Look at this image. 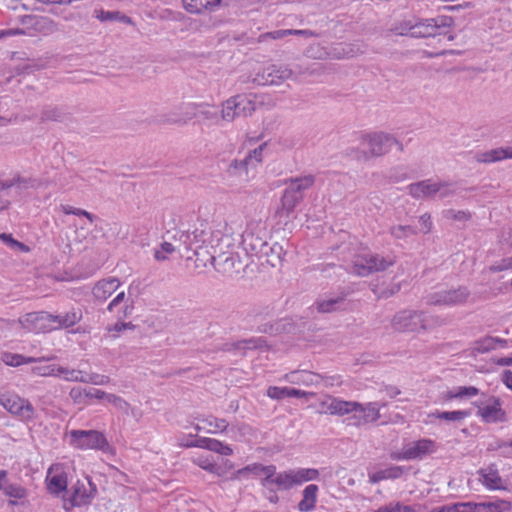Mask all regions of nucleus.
I'll return each instance as SVG.
<instances>
[{
	"mask_svg": "<svg viewBox=\"0 0 512 512\" xmlns=\"http://www.w3.org/2000/svg\"><path fill=\"white\" fill-rule=\"evenodd\" d=\"M219 230L213 231L207 224L201 223L192 232L178 231L174 235L178 250H192L196 256L208 257L220 241Z\"/></svg>",
	"mask_w": 512,
	"mask_h": 512,
	"instance_id": "f257e3e1",
	"label": "nucleus"
},
{
	"mask_svg": "<svg viewBox=\"0 0 512 512\" xmlns=\"http://www.w3.org/2000/svg\"><path fill=\"white\" fill-rule=\"evenodd\" d=\"M395 332L430 331L445 325V319L438 315L427 314L424 311L403 309L394 314L390 321Z\"/></svg>",
	"mask_w": 512,
	"mask_h": 512,
	"instance_id": "f03ea898",
	"label": "nucleus"
},
{
	"mask_svg": "<svg viewBox=\"0 0 512 512\" xmlns=\"http://www.w3.org/2000/svg\"><path fill=\"white\" fill-rule=\"evenodd\" d=\"M268 243V233L264 223L251 222L247 225L246 230L242 234L241 247L250 264L264 250L263 248Z\"/></svg>",
	"mask_w": 512,
	"mask_h": 512,
	"instance_id": "7ed1b4c3",
	"label": "nucleus"
},
{
	"mask_svg": "<svg viewBox=\"0 0 512 512\" xmlns=\"http://www.w3.org/2000/svg\"><path fill=\"white\" fill-rule=\"evenodd\" d=\"M206 260H210L218 272L230 276L244 274L250 266L246 256L240 257L238 253L223 252L217 256L210 253Z\"/></svg>",
	"mask_w": 512,
	"mask_h": 512,
	"instance_id": "20e7f679",
	"label": "nucleus"
},
{
	"mask_svg": "<svg viewBox=\"0 0 512 512\" xmlns=\"http://www.w3.org/2000/svg\"><path fill=\"white\" fill-rule=\"evenodd\" d=\"M71 445L78 449H96L103 452L110 451V445L105 436L96 430H72L70 432Z\"/></svg>",
	"mask_w": 512,
	"mask_h": 512,
	"instance_id": "39448f33",
	"label": "nucleus"
},
{
	"mask_svg": "<svg viewBox=\"0 0 512 512\" xmlns=\"http://www.w3.org/2000/svg\"><path fill=\"white\" fill-rule=\"evenodd\" d=\"M293 71L284 64H269L259 70L253 78V83L258 85H281L293 76Z\"/></svg>",
	"mask_w": 512,
	"mask_h": 512,
	"instance_id": "423d86ee",
	"label": "nucleus"
},
{
	"mask_svg": "<svg viewBox=\"0 0 512 512\" xmlns=\"http://www.w3.org/2000/svg\"><path fill=\"white\" fill-rule=\"evenodd\" d=\"M96 486L88 479V487L78 481L72 488L70 497L63 496V509L70 512L74 507H82L90 504L96 495Z\"/></svg>",
	"mask_w": 512,
	"mask_h": 512,
	"instance_id": "0eeeda50",
	"label": "nucleus"
},
{
	"mask_svg": "<svg viewBox=\"0 0 512 512\" xmlns=\"http://www.w3.org/2000/svg\"><path fill=\"white\" fill-rule=\"evenodd\" d=\"M394 144H398V141L394 137L382 132L361 136V145L367 147L370 155L373 157L387 153Z\"/></svg>",
	"mask_w": 512,
	"mask_h": 512,
	"instance_id": "6e6552de",
	"label": "nucleus"
},
{
	"mask_svg": "<svg viewBox=\"0 0 512 512\" xmlns=\"http://www.w3.org/2000/svg\"><path fill=\"white\" fill-rule=\"evenodd\" d=\"M470 295L466 287H458L451 290H442L428 296L427 303L430 305H458L466 302Z\"/></svg>",
	"mask_w": 512,
	"mask_h": 512,
	"instance_id": "1a4fd4ad",
	"label": "nucleus"
},
{
	"mask_svg": "<svg viewBox=\"0 0 512 512\" xmlns=\"http://www.w3.org/2000/svg\"><path fill=\"white\" fill-rule=\"evenodd\" d=\"M19 325L29 332H49L51 329L50 313L46 311L30 312L21 316Z\"/></svg>",
	"mask_w": 512,
	"mask_h": 512,
	"instance_id": "9d476101",
	"label": "nucleus"
},
{
	"mask_svg": "<svg viewBox=\"0 0 512 512\" xmlns=\"http://www.w3.org/2000/svg\"><path fill=\"white\" fill-rule=\"evenodd\" d=\"M433 20L427 22V23H417L413 26H411L408 29V33L412 37H418V38H431L432 42H441L443 40L451 41L453 40V36L446 35V34H440L438 33L439 26L437 24L432 23ZM400 35L407 34L404 30H401L399 32Z\"/></svg>",
	"mask_w": 512,
	"mask_h": 512,
	"instance_id": "9b49d317",
	"label": "nucleus"
},
{
	"mask_svg": "<svg viewBox=\"0 0 512 512\" xmlns=\"http://www.w3.org/2000/svg\"><path fill=\"white\" fill-rule=\"evenodd\" d=\"M434 451V442L430 439H421L404 446L399 456L394 459H421Z\"/></svg>",
	"mask_w": 512,
	"mask_h": 512,
	"instance_id": "f8f14e48",
	"label": "nucleus"
},
{
	"mask_svg": "<svg viewBox=\"0 0 512 512\" xmlns=\"http://www.w3.org/2000/svg\"><path fill=\"white\" fill-rule=\"evenodd\" d=\"M21 23L27 28L43 35H49L59 30L58 24L49 17L25 15L21 17Z\"/></svg>",
	"mask_w": 512,
	"mask_h": 512,
	"instance_id": "ddd939ff",
	"label": "nucleus"
},
{
	"mask_svg": "<svg viewBox=\"0 0 512 512\" xmlns=\"http://www.w3.org/2000/svg\"><path fill=\"white\" fill-rule=\"evenodd\" d=\"M476 405L478 415L487 423L503 421L505 418V412L501 408V401L498 397L490 396L485 403Z\"/></svg>",
	"mask_w": 512,
	"mask_h": 512,
	"instance_id": "4468645a",
	"label": "nucleus"
},
{
	"mask_svg": "<svg viewBox=\"0 0 512 512\" xmlns=\"http://www.w3.org/2000/svg\"><path fill=\"white\" fill-rule=\"evenodd\" d=\"M1 404L11 414L19 415L24 419L33 417L34 410L31 404L17 395L2 396Z\"/></svg>",
	"mask_w": 512,
	"mask_h": 512,
	"instance_id": "2eb2a0df",
	"label": "nucleus"
},
{
	"mask_svg": "<svg viewBox=\"0 0 512 512\" xmlns=\"http://www.w3.org/2000/svg\"><path fill=\"white\" fill-rule=\"evenodd\" d=\"M263 249L264 250L255 258L259 261L260 265H268L273 268L280 267L284 255L283 247L277 242H269Z\"/></svg>",
	"mask_w": 512,
	"mask_h": 512,
	"instance_id": "dca6fc26",
	"label": "nucleus"
},
{
	"mask_svg": "<svg viewBox=\"0 0 512 512\" xmlns=\"http://www.w3.org/2000/svg\"><path fill=\"white\" fill-rule=\"evenodd\" d=\"M49 182L37 177L17 176L11 180H0V190H6L17 186L20 190L39 189L47 187Z\"/></svg>",
	"mask_w": 512,
	"mask_h": 512,
	"instance_id": "f3484780",
	"label": "nucleus"
},
{
	"mask_svg": "<svg viewBox=\"0 0 512 512\" xmlns=\"http://www.w3.org/2000/svg\"><path fill=\"white\" fill-rule=\"evenodd\" d=\"M46 480L51 494L59 495L67 490V476L60 465H52L49 468Z\"/></svg>",
	"mask_w": 512,
	"mask_h": 512,
	"instance_id": "a211bd4d",
	"label": "nucleus"
},
{
	"mask_svg": "<svg viewBox=\"0 0 512 512\" xmlns=\"http://www.w3.org/2000/svg\"><path fill=\"white\" fill-rule=\"evenodd\" d=\"M181 446L183 447H200L205 448L209 451H213L216 453H219L220 455H231L232 449L228 446L223 444L222 442L212 439V438H206L202 437L197 440H182Z\"/></svg>",
	"mask_w": 512,
	"mask_h": 512,
	"instance_id": "6ab92c4d",
	"label": "nucleus"
},
{
	"mask_svg": "<svg viewBox=\"0 0 512 512\" xmlns=\"http://www.w3.org/2000/svg\"><path fill=\"white\" fill-rule=\"evenodd\" d=\"M325 413L331 415L343 416L356 411L360 407V403L355 401H345L338 398H329L321 403Z\"/></svg>",
	"mask_w": 512,
	"mask_h": 512,
	"instance_id": "aec40b11",
	"label": "nucleus"
},
{
	"mask_svg": "<svg viewBox=\"0 0 512 512\" xmlns=\"http://www.w3.org/2000/svg\"><path fill=\"white\" fill-rule=\"evenodd\" d=\"M83 314L80 308H72L69 312L59 315L50 314L51 329H66L74 326L82 320Z\"/></svg>",
	"mask_w": 512,
	"mask_h": 512,
	"instance_id": "412c9836",
	"label": "nucleus"
},
{
	"mask_svg": "<svg viewBox=\"0 0 512 512\" xmlns=\"http://www.w3.org/2000/svg\"><path fill=\"white\" fill-rule=\"evenodd\" d=\"M300 202L301 201L297 195L293 194L287 187H285L280 199V205L276 210V216L280 221H287Z\"/></svg>",
	"mask_w": 512,
	"mask_h": 512,
	"instance_id": "4be33fe9",
	"label": "nucleus"
},
{
	"mask_svg": "<svg viewBox=\"0 0 512 512\" xmlns=\"http://www.w3.org/2000/svg\"><path fill=\"white\" fill-rule=\"evenodd\" d=\"M284 379L295 385L314 386L322 382L323 377L310 371H292L284 376Z\"/></svg>",
	"mask_w": 512,
	"mask_h": 512,
	"instance_id": "5701e85b",
	"label": "nucleus"
},
{
	"mask_svg": "<svg viewBox=\"0 0 512 512\" xmlns=\"http://www.w3.org/2000/svg\"><path fill=\"white\" fill-rule=\"evenodd\" d=\"M436 182L428 179L408 186L409 194L415 199L433 198L438 193Z\"/></svg>",
	"mask_w": 512,
	"mask_h": 512,
	"instance_id": "b1692460",
	"label": "nucleus"
},
{
	"mask_svg": "<svg viewBox=\"0 0 512 512\" xmlns=\"http://www.w3.org/2000/svg\"><path fill=\"white\" fill-rule=\"evenodd\" d=\"M345 304V295H334L319 298L314 306L318 313H332L343 309Z\"/></svg>",
	"mask_w": 512,
	"mask_h": 512,
	"instance_id": "393cba45",
	"label": "nucleus"
},
{
	"mask_svg": "<svg viewBox=\"0 0 512 512\" xmlns=\"http://www.w3.org/2000/svg\"><path fill=\"white\" fill-rule=\"evenodd\" d=\"M248 165L247 160L244 158L232 160L225 170L227 179L233 183L247 180Z\"/></svg>",
	"mask_w": 512,
	"mask_h": 512,
	"instance_id": "a878e982",
	"label": "nucleus"
},
{
	"mask_svg": "<svg viewBox=\"0 0 512 512\" xmlns=\"http://www.w3.org/2000/svg\"><path fill=\"white\" fill-rule=\"evenodd\" d=\"M475 161L478 163H494L504 159L512 158V146L501 147L489 151L479 152L475 155Z\"/></svg>",
	"mask_w": 512,
	"mask_h": 512,
	"instance_id": "bb28decb",
	"label": "nucleus"
},
{
	"mask_svg": "<svg viewBox=\"0 0 512 512\" xmlns=\"http://www.w3.org/2000/svg\"><path fill=\"white\" fill-rule=\"evenodd\" d=\"M315 177L313 175H305L302 177L290 178L286 180V187L297 197L300 201L304 198V193L306 190L311 188L314 185Z\"/></svg>",
	"mask_w": 512,
	"mask_h": 512,
	"instance_id": "cd10ccee",
	"label": "nucleus"
},
{
	"mask_svg": "<svg viewBox=\"0 0 512 512\" xmlns=\"http://www.w3.org/2000/svg\"><path fill=\"white\" fill-rule=\"evenodd\" d=\"M355 412L361 413V416H353L359 424L375 422L380 418V405L378 402L360 403V407H357Z\"/></svg>",
	"mask_w": 512,
	"mask_h": 512,
	"instance_id": "c85d7f7f",
	"label": "nucleus"
},
{
	"mask_svg": "<svg viewBox=\"0 0 512 512\" xmlns=\"http://www.w3.org/2000/svg\"><path fill=\"white\" fill-rule=\"evenodd\" d=\"M120 286L116 278L99 281L93 288V295L97 300L104 301L110 297Z\"/></svg>",
	"mask_w": 512,
	"mask_h": 512,
	"instance_id": "c756f323",
	"label": "nucleus"
},
{
	"mask_svg": "<svg viewBox=\"0 0 512 512\" xmlns=\"http://www.w3.org/2000/svg\"><path fill=\"white\" fill-rule=\"evenodd\" d=\"M275 471L276 467L274 465L263 466L262 464H252L238 470V474L252 472L256 475H264L261 484L263 487L269 488L271 477L274 476Z\"/></svg>",
	"mask_w": 512,
	"mask_h": 512,
	"instance_id": "7c9ffc66",
	"label": "nucleus"
},
{
	"mask_svg": "<svg viewBox=\"0 0 512 512\" xmlns=\"http://www.w3.org/2000/svg\"><path fill=\"white\" fill-rule=\"evenodd\" d=\"M506 340L501 338L494 337H484L482 339L476 340L471 348V352L473 355L476 354H484L488 353L491 350L496 348L497 344H500L502 347L506 345Z\"/></svg>",
	"mask_w": 512,
	"mask_h": 512,
	"instance_id": "2f4dec72",
	"label": "nucleus"
},
{
	"mask_svg": "<svg viewBox=\"0 0 512 512\" xmlns=\"http://www.w3.org/2000/svg\"><path fill=\"white\" fill-rule=\"evenodd\" d=\"M367 263L371 267V274L375 272H382L395 264V258L391 256H381L379 254L365 255Z\"/></svg>",
	"mask_w": 512,
	"mask_h": 512,
	"instance_id": "473e14b6",
	"label": "nucleus"
},
{
	"mask_svg": "<svg viewBox=\"0 0 512 512\" xmlns=\"http://www.w3.org/2000/svg\"><path fill=\"white\" fill-rule=\"evenodd\" d=\"M197 117V103H188L181 107V112L179 115L167 119L166 122L176 125H186L188 122Z\"/></svg>",
	"mask_w": 512,
	"mask_h": 512,
	"instance_id": "72a5a7b5",
	"label": "nucleus"
},
{
	"mask_svg": "<svg viewBox=\"0 0 512 512\" xmlns=\"http://www.w3.org/2000/svg\"><path fill=\"white\" fill-rule=\"evenodd\" d=\"M311 395V393H308V392H305V391H302V390H299V389H295V388H288V387H276V386H271L267 389V396L270 397L271 399H275V400H281L285 397H297V398H301V397H307Z\"/></svg>",
	"mask_w": 512,
	"mask_h": 512,
	"instance_id": "f704fd0d",
	"label": "nucleus"
},
{
	"mask_svg": "<svg viewBox=\"0 0 512 512\" xmlns=\"http://www.w3.org/2000/svg\"><path fill=\"white\" fill-rule=\"evenodd\" d=\"M481 480L489 489H500L503 487L502 479L494 465L480 470Z\"/></svg>",
	"mask_w": 512,
	"mask_h": 512,
	"instance_id": "c9c22d12",
	"label": "nucleus"
},
{
	"mask_svg": "<svg viewBox=\"0 0 512 512\" xmlns=\"http://www.w3.org/2000/svg\"><path fill=\"white\" fill-rule=\"evenodd\" d=\"M238 109L239 108L235 97H230L222 103L221 119L230 123L238 118H243L242 112H240Z\"/></svg>",
	"mask_w": 512,
	"mask_h": 512,
	"instance_id": "e433bc0d",
	"label": "nucleus"
},
{
	"mask_svg": "<svg viewBox=\"0 0 512 512\" xmlns=\"http://www.w3.org/2000/svg\"><path fill=\"white\" fill-rule=\"evenodd\" d=\"M317 492V485H308L303 491V499L299 502L298 509L304 512L313 510L316 504Z\"/></svg>",
	"mask_w": 512,
	"mask_h": 512,
	"instance_id": "4c0bfd02",
	"label": "nucleus"
},
{
	"mask_svg": "<svg viewBox=\"0 0 512 512\" xmlns=\"http://www.w3.org/2000/svg\"><path fill=\"white\" fill-rule=\"evenodd\" d=\"M182 2L186 11L193 14H200L217 7L215 0H182Z\"/></svg>",
	"mask_w": 512,
	"mask_h": 512,
	"instance_id": "58836bf2",
	"label": "nucleus"
},
{
	"mask_svg": "<svg viewBox=\"0 0 512 512\" xmlns=\"http://www.w3.org/2000/svg\"><path fill=\"white\" fill-rule=\"evenodd\" d=\"M238 104V110L242 112L243 118L251 116L256 110V102L252 95L239 94L234 96Z\"/></svg>",
	"mask_w": 512,
	"mask_h": 512,
	"instance_id": "ea45409f",
	"label": "nucleus"
},
{
	"mask_svg": "<svg viewBox=\"0 0 512 512\" xmlns=\"http://www.w3.org/2000/svg\"><path fill=\"white\" fill-rule=\"evenodd\" d=\"M403 474V468L399 466H392L384 470L377 471L369 476L371 483H378L385 479H396Z\"/></svg>",
	"mask_w": 512,
	"mask_h": 512,
	"instance_id": "a19ab883",
	"label": "nucleus"
},
{
	"mask_svg": "<svg viewBox=\"0 0 512 512\" xmlns=\"http://www.w3.org/2000/svg\"><path fill=\"white\" fill-rule=\"evenodd\" d=\"M291 471L294 485H300L307 481L316 480L319 477V471L314 468H301Z\"/></svg>",
	"mask_w": 512,
	"mask_h": 512,
	"instance_id": "79ce46f5",
	"label": "nucleus"
},
{
	"mask_svg": "<svg viewBox=\"0 0 512 512\" xmlns=\"http://www.w3.org/2000/svg\"><path fill=\"white\" fill-rule=\"evenodd\" d=\"M67 116L68 114L61 107L48 106L43 109L41 120L62 122L67 119Z\"/></svg>",
	"mask_w": 512,
	"mask_h": 512,
	"instance_id": "37998d69",
	"label": "nucleus"
},
{
	"mask_svg": "<svg viewBox=\"0 0 512 512\" xmlns=\"http://www.w3.org/2000/svg\"><path fill=\"white\" fill-rule=\"evenodd\" d=\"M270 484H275L278 489L288 490L294 486L292 471H285L278 474H274L271 477Z\"/></svg>",
	"mask_w": 512,
	"mask_h": 512,
	"instance_id": "c03bdc74",
	"label": "nucleus"
},
{
	"mask_svg": "<svg viewBox=\"0 0 512 512\" xmlns=\"http://www.w3.org/2000/svg\"><path fill=\"white\" fill-rule=\"evenodd\" d=\"M2 360L5 364L9 366H19L22 364H29L34 363L37 361H42L44 358H33V357H24L20 354H13V353H4Z\"/></svg>",
	"mask_w": 512,
	"mask_h": 512,
	"instance_id": "a18cd8bd",
	"label": "nucleus"
},
{
	"mask_svg": "<svg viewBox=\"0 0 512 512\" xmlns=\"http://www.w3.org/2000/svg\"><path fill=\"white\" fill-rule=\"evenodd\" d=\"M390 235L397 240H404L417 234V230L410 225H392L389 228Z\"/></svg>",
	"mask_w": 512,
	"mask_h": 512,
	"instance_id": "49530a36",
	"label": "nucleus"
},
{
	"mask_svg": "<svg viewBox=\"0 0 512 512\" xmlns=\"http://www.w3.org/2000/svg\"><path fill=\"white\" fill-rule=\"evenodd\" d=\"M57 376H63L66 381L82 382L84 383L85 374L81 370L69 369L66 367L58 366Z\"/></svg>",
	"mask_w": 512,
	"mask_h": 512,
	"instance_id": "de8ad7c7",
	"label": "nucleus"
},
{
	"mask_svg": "<svg viewBox=\"0 0 512 512\" xmlns=\"http://www.w3.org/2000/svg\"><path fill=\"white\" fill-rule=\"evenodd\" d=\"M198 117L206 121H213L218 119V111L213 105L207 103L197 104Z\"/></svg>",
	"mask_w": 512,
	"mask_h": 512,
	"instance_id": "09e8293b",
	"label": "nucleus"
},
{
	"mask_svg": "<svg viewBox=\"0 0 512 512\" xmlns=\"http://www.w3.org/2000/svg\"><path fill=\"white\" fill-rule=\"evenodd\" d=\"M365 261H367L365 255H359L353 261V272L360 277L371 274V267Z\"/></svg>",
	"mask_w": 512,
	"mask_h": 512,
	"instance_id": "8fccbe9b",
	"label": "nucleus"
},
{
	"mask_svg": "<svg viewBox=\"0 0 512 512\" xmlns=\"http://www.w3.org/2000/svg\"><path fill=\"white\" fill-rule=\"evenodd\" d=\"M0 240L4 244L9 246L11 249L19 250V251L25 252V253H28L30 251V248L27 245L14 239L11 234L1 233Z\"/></svg>",
	"mask_w": 512,
	"mask_h": 512,
	"instance_id": "3c124183",
	"label": "nucleus"
},
{
	"mask_svg": "<svg viewBox=\"0 0 512 512\" xmlns=\"http://www.w3.org/2000/svg\"><path fill=\"white\" fill-rule=\"evenodd\" d=\"M479 393V390L474 386L458 387L455 391L448 392V398H464L473 397Z\"/></svg>",
	"mask_w": 512,
	"mask_h": 512,
	"instance_id": "603ef678",
	"label": "nucleus"
},
{
	"mask_svg": "<svg viewBox=\"0 0 512 512\" xmlns=\"http://www.w3.org/2000/svg\"><path fill=\"white\" fill-rule=\"evenodd\" d=\"M469 416L467 411H443L437 412L436 417L447 421H461Z\"/></svg>",
	"mask_w": 512,
	"mask_h": 512,
	"instance_id": "864d4df0",
	"label": "nucleus"
},
{
	"mask_svg": "<svg viewBox=\"0 0 512 512\" xmlns=\"http://www.w3.org/2000/svg\"><path fill=\"white\" fill-rule=\"evenodd\" d=\"M193 462L196 465H198L199 467H201L202 469H204L208 472H211V473H216L218 470L215 461L212 458H210L209 456H204V455L198 456L193 459Z\"/></svg>",
	"mask_w": 512,
	"mask_h": 512,
	"instance_id": "5fc2aeb1",
	"label": "nucleus"
},
{
	"mask_svg": "<svg viewBox=\"0 0 512 512\" xmlns=\"http://www.w3.org/2000/svg\"><path fill=\"white\" fill-rule=\"evenodd\" d=\"M446 219L455 221H468L471 218V213L468 211H456L454 209H447L443 212Z\"/></svg>",
	"mask_w": 512,
	"mask_h": 512,
	"instance_id": "6e6d98bb",
	"label": "nucleus"
},
{
	"mask_svg": "<svg viewBox=\"0 0 512 512\" xmlns=\"http://www.w3.org/2000/svg\"><path fill=\"white\" fill-rule=\"evenodd\" d=\"M4 493L14 499H22L26 496V489L23 487L8 483L5 487Z\"/></svg>",
	"mask_w": 512,
	"mask_h": 512,
	"instance_id": "4d7b16f0",
	"label": "nucleus"
},
{
	"mask_svg": "<svg viewBox=\"0 0 512 512\" xmlns=\"http://www.w3.org/2000/svg\"><path fill=\"white\" fill-rule=\"evenodd\" d=\"M62 211L67 215L72 214L76 216H83L87 218L90 222H93L95 219V216L92 213L81 208L72 207L70 205H62Z\"/></svg>",
	"mask_w": 512,
	"mask_h": 512,
	"instance_id": "13d9d810",
	"label": "nucleus"
},
{
	"mask_svg": "<svg viewBox=\"0 0 512 512\" xmlns=\"http://www.w3.org/2000/svg\"><path fill=\"white\" fill-rule=\"evenodd\" d=\"M84 379V383H91L94 385H106L110 382L109 376L98 373L85 374Z\"/></svg>",
	"mask_w": 512,
	"mask_h": 512,
	"instance_id": "bf43d9fd",
	"label": "nucleus"
},
{
	"mask_svg": "<svg viewBox=\"0 0 512 512\" xmlns=\"http://www.w3.org/2000/svg\"><path fill=\"white\" fill-rule=\"evenodd\" d=\"M107 401L112 403L116 408L123 411L124 413H126V414L128 413L130 405L124 399H122L114 394H109L107 396Z\"/></svg>",
	"mask_w": 512,
	"mask_h": 512,
	"instance_id": "052dcab7",
	"label": "nucleus"
},
{
	"mask_svg": "<svg viewBox=\"0 0 512 512\" xmlns=\"http://www.w3.org/2000/svg\"><path fill=\"white\" fill-rule=\"evenodd\" d=\"M57 369V365H47L34 367L32 371L39 376H57Z\"/></svg>",
	"mask_w": 512,
	"mask_h": 512,
	"instance_id": "680f3d73",
	"label": "nucleus"
},
{
	"mask_svg": "<svg viewBox=\"0 0 512 512\" xmlns=\"http://www.w3.org/2000/svg\"><path fill=\"white\" fill-rule=\"evenodd\" d=\"M436 186L439 187L438 193L440 198H446L455 193V190L452 188V184L446 181H437Z\"/></svg>",
	"mask_w": 512,
	"mask_h": 512,
	"instance_id": "e2e57ef3",
	"label": "nucleus"
},
{
	"mask_svg": "<svg viewBox=\"0 0 512 512\" xmlns=\"http://www.w3.org/2000/svg\"><path fill=\"white\" fill-rule=\"evenodd\" d=\"M291 34V30H276L267 32L259 36V42L266 41L267 39L277 40Z\"/></svg>",
	"mask_w": 512,
	"mask_h": 512,
	"instance_id": "0e129e2a",
	"label": "nucleus"
},
{
	"mask_svg": "<svg viewBox=\"0 0 512 512\" xmlns=\"http://www.w3.org/2000/svg\"><path fill=\"white\" fill-rule=\"evenodd\" d=\"M512 268V257L504 258L500 262L495 263L489 267V271L496 273L505 271Z\"/></svg>",
	"mask_w": 512,
	"mask_h": 512,
	"instance_id": "69168bd1",
	"label": "nucleus"
},
{
	"mask_svg": "<svg viewBox=\"0 0 512 512\" xmlns=\"http://www.w3.org/2000/svg\"><path fill=\"white\" fill-rule=\"evenodd\" d=\"M473 512H500L499 506L495 503H478L473 504Z\"/></svg>",
	"mask_w": 512,
	"mask_h": 512,
	"instance_id": "338daca9",
	"label": "nucleus"
},
{
	"mask_svg": "<svg viewBox=\"0 0 512 512\" xmlns=\"http://www.w3.org/2000/svg\"><path fill=\"white\" fill-rule=\"evenodd\" d=\"M266 146V143L258 146L254 150L250 151L244 159L247 160V163L249 164L252 159H254L256 162L260 163L262 161V153L264 150V147Z\"/></svg>",
	"mask_w": 512,
	"mask_h": 512,
	"instance_id": "774afa93",
	"label": "nucleus"
}]
</instances>
